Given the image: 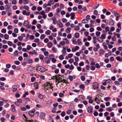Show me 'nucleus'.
Instances as JSON below:
<instances>
[{
    "label": "nucleus",
    "instance_id": "1",
    "mask_svg": "<svg viewBox=\"0 0 122 122\" xmlns=\"http://www.w3.org/2000/svg\"><path fill=\"white\" fill-rule=\"evenodd\" d=\"M37 70L41 71L42 72L46 71L47 70L46 68H45L41 66H38L37 68Z\"/></svg>",
    "mask_w": 122,
    "mask_h": 122
},
{
    "label": "nucleus",
    "instance_id": "60",
    "mask_svg": "<svg viewBox=\"0 0 122 122\" xmlns=\"http://www.w3.org/2000/svg\"><path fill=\"white\" fill-rule=\"evenodd\" d=\"M81 80L82 81H84L85 79V77L83 76H81Z\"/></svg>",
    "mask_w": 122,
    "mask_h": 122
},
{
    "label": "nucleus",
    "instance_id": "51",
    "mask_svg": "<svg viewBox=\"0 0 122 122\" xmlns=\"http://www.w3.org/2000/svg\"><path fill=\"white\" fill-rule=\"evenodd\" d=\"M35 37L33 35H31L30 36L29 38L31 40H33L34 39Z\"/></svg>",
    "mask_w": 122,
    "mask_h": 122
},
{
    "label": "nucleus",
    "instance_id": "39",
    "mask_svg": "<svg viewBox=\"0 0 122 122\" xmlns=\"http://www.w3.org/2000/svg\"><path fill=\"white\" fill-rule=\"evenodd\" d=\"M110 99L111 98L109 97H106L104 98V100L105 101H108L109 100H110Z\"/></svg>",
    "mask_w": 122,
    "mask_h": 122
},
{
    "label": "nucleus",
    "instance_id": "12",
    "mask_svg": "<svg viewBox=\"0 0 122 122\" xmlns=\"http://www.w3.org/2000/svg\"><path fill=\"white\" fill-rule=\"evenodd\" d=\"M11 107L12 108L11 109L12 111L13 112H16V111L15 109V106L14 105H12L11 106Z\"/></svg>",
    "mask_w": 122,
    "mask_h": 122
},
{
    "label": "nucleus",
    "instance_id": "36",
    "mask_svg": "<svg viewBox=\"0 0 122 122\" xmlns=\"http://www.w3.org/2000/svg\"><path fill=\"white\" fill-rule=\"evenodd\" d=\"M14 63L17 65H18L20 64V62L18 61H14Z\"/></svg>",
    "mask_w": 122,
    "mask_h": 122
},
{
    "label": "nucleus",
    "instance_id": "46",
    "mask_svg": "<svg viewBox=\"0 0 122 122\" xmlns=\"http://www.w3.org/2000/svg\"><path fill=\"white\" fill-rule=\"evenodd\" d=\"M74 29L76 30H80V28L78 26H76L74 27Z\"/></svg>",
    "mask_w": 122,
    "mask_h": 122
},
{
    "label": "nucleus",
    "instance_id": "62",
    "mask_svg": "<svg viewBox=\"0 0 122 122\" xmlns=\"http://www.w3.org/2000/svg\"><path fill=\"white\" fill-rule=\"evenodd\" d=\"M36 78L34 77H32L31 78V81L32 82H34L36 80Z\"/></svg>",
    "mask_w": 122,
    "mask_h": 122
},
{
    "label": "nucleus",
    "instance_id": "21",
    "mask_svg": "<svg viewBox=\"0 0 122 122\" xmlns=\"http://www.w3.org/2000/svg\"><path fill=\"white\" fill-rule=\"evenodd\" d=\"M79 36V34L78 33H76L74 34V37L76 38H78Z\"/></svg>",
    "mask_w": 122,
    "mask_h": 122
},
{
    "label": "nucleus",
    "instance_id": "28",
    "mask_svg": "<svg viewBox=\"0 0 122 122\" xmlns=\"http://www.w3.org/2000/svg\"><path fill=\"white\" fill-rule=\"evenodd\" d=\"M29 23V22L28 21H25L24 22L23 25L25 26H26Z\"/></svg>",
    "mask_w": 122,
    "mask_h": 122
},
{
    "label": "nucleus",
    "instance_id": "11",
    "mask_svg": "<svg viewBox=\"0 0 122 122\" xmlns=\"http://www.w3.org/2000/svg\"><path fill=\"white\" fill-rule=\"evenodd\" d=\"M70 15L71 16V19L72 20L75 19L74 16H75V14L74 12L71 13H70Z\"/></svg>",
    "mask_w": 122,
    "mask_h": 122
},
{
    "label": "nucleus",
    "instance_id": "25",
    "mask_svg": "<svg viewBox=\"0 0 122 122\" xmlns=\"http://www.w3.org/2000/svg\"><path fill=\"white\" fill-rule=\"evenodd\" d=\"M34 87L36 89H37L38 88V83L36 82H35L34 83Z\"/></svg>",
    "mask_w": 122,
    "mask_h": 122
},
{
    "label": "nucleus",
    "instance_id": "16",
    "mask_svg": "<svg viewBox=\"0 0 122 122\" xmlns=\"http://www.w3.org/2000/svg\"><path fill=\"white\" fill-rule=\"evenodd\" d=\"M45 114L43 112H42L41 113L40 115V117L41 118L44 119L45 117Z\"/></svg>",
    "mask_w": 122,
    "mask_h": 122
},
{
    "label": "nucleus",
    "instance_id": "27",
    "mask_svg": "<svg viewBox=\"0 0 122 122\" xmlns=\"http://www.w3.org/2000/svg\"><path fill=\"white\" fill-rule=\"evenodd\" d=\"M4 37L5 39L8 40L9 38V36L8 35L5 34L4 35Z\"/></svg>",
    "mask_w": 122,
    "mask_h": 122
},
{
    "label": "nucleus",
    "instance_id": "31",
    "mask_svg": "<svg viewBox=\"0 0 122 122\" xmlns=\"http://www.w3.org/2000/svg\"><path fill=\"white\" fill-rule=\"evenodd\" d=\"M39 57L40 58V59L41 60H43L44 56L41 54H40L39 55Z\"/></svg>",
    "mask_w": 122,
    "mask_h": 122
},
{
    "label": "nucleus",
    "instance_id": "30",
    "mask_svg": "<svg viewBox=\"0 0 122 122\" xmlns=\"http://www.w3.org/2000/svg\"><path fill=\"white\" fill-rule=\"evenodd\" d=\"M79 88L82 89H83L85 87V85L82 84H80L79 86Z\"/></svg>",
    "mask_w": 122,
    "mask_h": 122
},
{
    "label": "nucleus",
    "instance_id": "41",
    "mask_svg": "<svg viewBox=\"0 0 122 122\" xmlns=\"http://www.w3.org/2000/svg\"><path fill=\"white\" fill-rule=\"evenodd\" d=\"M59 58L61 60H62L64 59V57L62 55H61L59 56Z\"/></svg>",
    "mask_w": 122,
    "mask_h": 122
},
{
    "label": "nucleus",
    "instance_id": "34",
    "mask_svg": "<svg viewBox=\"0 0 122 122\" xmlns=\"http://www.w3.org/2000/svg\"><path fill=\"white\" fill-rule=\"evenodd\" d=\"M13 54L15 56H17L18 54V51L17 50H15L13 53Z\"/></svg>",
    "mask_w": 122,
    "mask_h": 122
},
{
    "label": "nucleus",
    "instance_id": "32",
    "mask_svg": "<svg viewBox=\"0 0 122 122\" xmlns=\"http://www.w3.org/2000/svg\"><path fill=\"white\" fill-rule=\"evenodd\" d=\"M81 22L83 23H87L88 22V21L86 19H83L82 20Z\"/></svg>",
    "mask_w": 122,
    "mask_h": 122
},
{
    "label": "nucleus",
    "instance_id": "3",
    "mask_svg": "<svg viewBox=\"0 0 122 122\" xmlns=\"http://www.w3.org/2000/svg\"><path fill=\"white\" fill-rule=\"evenodd\" d=\"M99 84L98 83L95 82L93 84V87L94 89H96L98 88Z\"/></svg>",
    "mask_w": 122,
    "mask_h": 122
},
{
    "label": "nucleus",
    "instance_id": "63",
    "mask_svg": "<svg viewBox=\"0 0 122 122\" xmlns=\"http://www.w3.org/2000/svg\"><path fill=\"white\" fill-rule=\"evenodd\" d=\"M43 97V96L41 94H40L38 96L39 98L41 99H42Z\"/></svg>",
    "mask_w": 122,
    "mask_h": 122
},
{
    "label": "nucleus",
    "instance_id": "18",
    "mask_svg": "<svg viewBox=\"0 0 122 122\" xmlns=\"http://www.w3.org/2000/svg\"><path fill=\"white\" fill-rule=\"evenodd\" d=\"M97 38L96 37H93V42L94 44H95L97 43Z\"/></svg>",
    "mask_w": 122,
    "mask_h": 122
},
{
    "label": "nucleus",
    "instance_id": "10",
    "mask_svg": "<svg viewBox=\"0 0 122 122\" xmlns=\"http://www.w3.org/2000/svg\"><path fill=\"white\" fill-rule=\"evenodd\" d=\"M92 108L90 107H88L87 108V112L89 113H92Z\"/></svg>",
    "mask_w": 122,
    "mask_h": 122
},
{
    "label": "nucleus",
    "instance_id": "59",
    "mask_svg": "<svg viewBox=\"0 0 122 122\" xmlns=\"http://www.w3.org/2000/svg\"><path fill=\"white\" fill-rule=\"evenodd\" d=\"M32 48V47L29 45H28L27 46L26 49L27 50H29L31 49Z\"/></svg>",
    "mask_w": 122,
    "mask_h": 122
},
{
    "label": "nucleus",
    "instance_id": "58",
    "mask_svg": "<svg viewBox=\"0 0 122 122\" xmlns=\"http://www.w3.org/2000/svg\"><path fill=\"white\" fill-rule=\"evenodd\" d=\"M45 37V36L44 34H42L41 35L40 38L41 40H42Z\"/></svg>",
    "mask_w": 122,
    "mask_h": 122
},
{
    "label": "nucleus",
    "instance_id": "35",
    "mask_svg": "<svg viewBox=\"0 0 122 122\" xmlns=\"http://www.w3.org/2000/svg\"><path fill=\"white\" fill-rule=\"evenodd\" d=\"M58 25H59L60 28L62 27L63 26V25L62 23L61 22H60L58 24Z\"/></svg>",
    "mask_w": 122,
    "mask_h": 122
},
{
    "label": "nucleus",
    "instance_id": "53",
    "mask_svg": "<svg viewBox=\"0 0 122 122\" xmlns=\"http://www.w3.org/2000/svg\"><path fill=\"white\" fill-rule=\"evenodd\" d=\"M49 3H50L49 4L52 5L54 3V1L53 0H50L49 1Z\"/></svg>",
    "mask_w": 122,
    "mask_h": 122
},
{
    "label": "nucleus",
    "instance_id": "52",
    "mask_svg": "<svg viewBox=\"0 0 122 122\" xmlns=\"http://www.w3.org/2000/svg\"><path fill=\"white\" fill-rule=\"evenodd\" d=\"M14 32L15 33H18V30L17 28H15L14 30Z\"/></svg>",
    "mask_w": 122,
    "mask_h": 122
},
{
    "label": "nucleus",
    "instance_id": "64",
    "mask_svg": "<svg viewBox=\"0 0 122 122\" xmlns=\"http://www.w3.org/2000/svg\"><path fill=\"white\" fill-rule=\"evenodd\" d=\"M96 29L98 31H101L102 30V29L100 26L97 27L96 28Z\"/></svg>",
    "mask_w": 122,
    "mask_h": 122
},
{
    "label": "nucleus",
    "instance_id": "17",
    "mask_svg": "<svg viewBox=\"0 0 122 122\" xmlns=\"http://www.w3.org/2000/svg\"><path fill=\"white\" fill-rule=\"evenodd\" d=\"M99 53L101 55H103L105 53L104 51L102 49H100L99 51Z\"/></svg>",
    "mask_w": 122,
    "mask_h": 122
},
{
    "label": "nucleus",
    "instance_id": "40",
    "mask_svg": "<svg viewBox=\"0 0 122 122\" xmlns=\"http://www.w3.org/2000/svg\"><path fill=\"white\" fill-rule=\"evenodd\" d=\"M1 31L2 33H6V29L5 28L2 29L1 30Z\"/></svg>",
    "mask_w": 122,
    "mask_h": 122
},
{
    "label": "nucleus",
    "instance_id": "47",
    "mask_svg": "<svg viewBox=\"0 0 122 122\" xmlns=\"http://www.w3.org/2000/svg\"><path fill=\"white\" fill-rule=\"evenodd\" d=\"M7 44L10 46H11L12 45V42L10 41H8L7 42Z\"/></svg>",
    "mask_w": 122,
    "mask_h": 122
},
{
    "label": "nucleus",
    "instance_id": "44",
    "mask_svg": "<svg viewBox=\"0 0 122 122\" xmlns=\"http://www.w3.org/2000/svg\"><path fill=\"white\" fill-rule=\"evenodd\" d=\"M44 41L45 43H47L49 41V40L48 38H46L44 40Z\"/></svg>",
    "mask_w": 122,
    "mask_h": 122
},
{
    "label": "nucleus",
    "instance_id": "6",
    "mask_svg": "<svg viewBox=\"0 0 122 122\" xmlns=\"http://www.w3.org/2000/svg\"><path fill=\"white\" fill-rule=\"evenodd\" d=\"M46 103L48 106L50 107L52 103V100L51 99H49L47 100Z\"/></svg>",
    "mask_w": 122,
    "mask_h": 122
},
{
    "label": "nucleus",
    "instance_id": "24",
    "mask_svg": "<svg viewBox=\"0 0 122 122\" xmlns=\"http://www.w3.org/2000/svg\"><path fill=\"white\" fill-rule=\"evenodd\" d=\"M49 87H48V88H47V89L48 90L49 88H50L51 89H52L53 88V87L51 86L52 85V83H49Z\"/></svg>",
    "mask_w": 122,
    "mask_h": 122
},
{
    "label": "nucleus",
    "instance_id": "26",
    "mask_svg": "<svg viewBox=\"0 0 122 122\" xmlns=\"http://www.w3.org/2000/svg\"><path fill=\"white\" fill-rule=\"evenodd\" d=\"M52 50L53 51L54 53H56L57 52V49L55 47H53L52 49Z\"/></svg>",
    "mask_w": 122,
    "mask_h": 122
},
{
    "label": "nucleus",
    "instance_id": "49",
    "mask_svg": "<svg viewBox=\"0 0 122 122\" xmlns=\"http://www.w3.org/2000/svg\"><path fill=\"white\" fill-rule=\"evenodd\" d=\"M53 15L52 12H50L48 15V16L50 17H51L53 16Z\"/></svg>",
    "mask_w": 122,
    "mask_h": 122
},
{
    "label": "nucleus",
    "instance_id": "33",
    "mask_svg": "<svg viewBox=\"0 0 122 122\" xmlns=\"http://www.w3.org/2000/svg\"><path fill=\"white\" fill-rule=\"evenodd\" d=\"M23 8L28 10L29 9V7L28 6L25 5L23 7Z\"/></svg>",
    "mask_w": 122,
    "mask_h": 122
},
{
    "label": "nucleus",
    "instance_id": "8",
    "mask_svg": "<svg viewBox=\"0 0 122 122\" xmlns=\"http://www.w3.org/2000/svg\"><path fill=\"white\" fill-rule=\"evenodd\" d=\"M115 21L112 18H110L109 25L111 26L113 25L114 24Z\"/></svg>",
    "mask_w": 122,
    "mask_h": 122
},
{
    "label": "nucleus",
    "instance_id": "29",
    "mask_svg": "<svg viewBox=\"0 0 122 122\" xmlns=\"http://www.w3.org/2000/svg\"><path fill=\"white\" fill-rule=\"evenodd\" d=\"M101 32L99 31H96V36H99L101 34Z\"/></svg>",
    "mask_w": 122,
    "mask_h": 122
},
{
    "label": "nucleus",
    "instance_id": "2",
    "mask_svg": "<svg viewBox=\"0 0 122 122\" xmlns=\"http://www.w3.org/2000/svg\"><path fill=\"white\" fill-rule=\"evenodd\" d=\"M54 26L52 25H51L49 27V29L51 30H52V31L53 32H55L57 31L56 28H54Z\"/></svg>",
    "mask_w": 122,
    "mask_h": 122
},
{
    "label": "nucleus",
    "instance_id": "61",
    "mask_svg": "<svg viewBox=\"0 0 122 122\" xmlns=\"http://www.w3.org/2000/svg\"><path fill=\"white\" fill-rule=\"evenodd\" d=\"M39 41L40 40L38 38H36L34 40V42L36 43H38L39 42Z\"/></svg>",
    "mask_w": 122,
    "mask_h": 122
},
{
    "label": "nucleus",
    "instance_id": "22",
    "mask_svg": "<svg viewBox=\"0 0 122 122\" xmlns=\"http://www.w3.org/2000/svg\"><path fill=\"white\" fill-rule=\"evenodd\" d=\"M51 33V31L49 30H47L45 32V34L47 35H49Z\"/></svg>",
    "mask_w": 122,
    "mask_h": 122
},
{
    "label": "nucleus",
    "instance_id": "55",
    "mask_svg": "<svg viewBox=\"0 0 122 122\" xmlns=\"http://www.w3.org/2000/svg\"><path fill=\"white\" fill-rule=\"evenodd\" d=\"M51 59V60L52 61L53 63H55L56 61V59L54 58H52Z\"/></svg>",
    "mask_w": 122,
    "mask_h": 122
},
{
    "label": "nucleus",
    "instance_id": "37",
    "mask_svg": "<svg viewBox=\"0 0 122 122\" xmlns=\"http://www.w3.org/2000/svg\"><path fill=\"white\" fill-rule=\"evenodd\" d=\"M63 40H65L66 41V43L67 44H68L69 43V42L68 40L66 38H64L63 39Z\"/></svg>",
    "mask_w": 122,
    "mask_h": 122
},
{
    "label": "nucleus",
    "instance_id": "7",
    "mask_svg": "<svg viewBox=\"0 0 122 122\" xmlns=\"http://www.w3.org/2000/svg\"><path fill=\"white\" fill-rule=\"evenodd\" d=\"M29 53L33 55H35L37 54V51L35 50H33L32 51H30L29 52Z\"/></svg>",
    "mask_w": 122,
    "mask_h": 122
},
{
    "label": "nucleus",
    "instance_id": "50",
    "mask_svg": "<svg viewBox=\"0 0 122 122\" xmlns=\"http://www.w3.org/2000/svg\"><path fill=\"white\" fill-rule=\"evenodd\" d=\"M68 78L71 81H72L73 80V77L71 76H68Z\"/></svg>",
    "mask_w": 122,
    "mask_h": 122
},
{
    "label": "nucleus",
    "instance_id": "48",
    "mask_svg": "<svg viewBox=\"0 0 122 122\" xmlns=\"http://www.w3.org/2000/svg\"><path fill=\"white\" fill-rule=\"evenodd\" d=\"M75 61H76L78 62L79 61V58L76 56H75L74 57Z\"/></svg>",
    "mask_w": 122,
    "mask_h": 122
},
{
    "label": "nucleus",
    "instance_id": "20",
    "mask_svg": "<svg viewBox=\"0 0 122 122\" xmlns=\"http://www.w3.org/2000/svg\"><path fill=\"white\" fill-rule=\"evenodd\" d=\"M116 59L120 62L122 61V58H121L120 56H118L116 57Z\"/></svg>",
    "mask_w": 122,
    "mask_h": 122
},
{
    "label": "nucleus",
    "instance_id": "38",
    "mask_svg": "<svg viewBox=\"0 0 122 122\" xmlns=\"http://www.w3.org/2000/svg\"><path fill=\"white\" fill-rule=\"evenodd\" d=\"M58 76H54L53 77V79L56 80L57 81H58Z\"/></svg>",
    "mask_w": 122,
    "mask_h": 122
},
{
    "label": "nucleus",
    "instance_id": "19",
    "mask_svg": "<svg viewBox=\"0 0 122 122\" xmlns=\"http://www.w3.org/2000/svg\"><path fill=\"white\" fill-rule=\"evenodd\" d=\"M29 114L30 116H33L34 115V113L32 111H30L29 112Z\"/></svg>",
    "mask_w": 122,
    "mask_h": 122
},
{
    "label": "nucleus",
    "instance_id": "54",
    "mask_svg": "<svg viewBox=\"0 0 122 122\" xmlns=\"http://www.w3.org/2000/svg\"><path fill=\"white\" fill-rule=\"evenodd\" d=\"M8 46L7 45H4L2 46V48L3 49H6L8 48Z\"/></svg>",
    "mask_w": 122,
    "mask_h": 122
},
{
    "label": "nucleus",
    "instance_id": "45",
    "mask_svg": "<svg viewBox=\"0 0 122 122\" xmlns=\"http://www.w3.org/2000/svg\"><path fill=\"white\" fill-rule=\"evenodd\" d=\"M74 67L72 65H71L69 68V69L70 70H72L74 69Z\"/></svg>",
    "mask_w": 122,
    "mask_h": 122
},
{
    "label": "nucleus",
    "instance_id": "57",
    "mask_svg": "<svg viewBox=\"0 0 122 122\" xmlns=\"http://www.w3.org/2000/svg\"><path fill=\"white\" fill-rule=\"evenodd\" d=\"M103 39H104L106 38V35L105 34H102L101 35V37Z\"/></svg>",
    "mask_w": 122,
    "mask_h": 122
},
{
    "label": "nucleus",
    "instance_id": "56",
    "mask_svg": "<svg viewBox=\"0 0 122 122\" xmlns=\"http://www.w3.org/2000/svg\"><path fill=\"white\" fill-rule=\"evenodd\" d=\"M91 81V80H86L85 82V84L86 85H87L89 84V82Z\"/></svg>",
    "mask_w": 122,
    "mask_h": 122
},
{
    "label": "nucleus",
    "instance_id": "15",
    "mask_svg": "<svg viewBox=\"0 0 122 122\" xmlns=\"http://www.w3.org/2000/svg\"><path fill=\"white\" fill-rule=\"evenodd\" d=\"M97 40L100 42L102 43L103 41V39L101 37H99L97 38Z\"/></svg>",
    "mask_w": 122,
    "mask_h": 122
},
{
    "label": "nucleus",
    "instance_id": "4",
    "mask_svg": "<svg viewBox=\"0 0 122 122\" xmlns=\"http://www.w3.org/2000/svg\"><path fill=\"white\" fill-rule=\"evenodd\" d=\"M40 14L42 16V17L45 19L47 17V15L45 14V12L44 11L42 10L40 13Z\"/></svg>",
    "mask_w": 122,
    "mask_h": 122
},
{
    "label": "nucleus",
    "instance_id": "5",
    "mask_svg": "<svg viewBox=\"0 0 122 122\" xmlns=\"http://www.w3.org/2000/svg\"><path fill=\"white\" fill-rule=\"evenodd\" d=\"M114 15L116 17V20L118 21L119 20V17L120 16V15L118 13L114 12L113 13Z\"/></svg>",
    "mask_w": 122,
    "mask_h": 122
},
{
    "label": "nucleus",
    "instance_id": "9",
    "mask_svg": "<svg viewBox=\"0 0 122 122\" xmlns=\"http://www.w3.org/2000/svg\"><path fill=\"white\" fill-rule=\"evenodd\" d=\"M17 86L16 85H14L12 86V91L13 92H15L17 91Z\"/></svg>",
    "mask_w": 122,
    "mask_h": 122
},
{
    "label": "nucleus",
    "instance_id": "13",
    "mask_svg": "<svg viewBox=\"0 0 122 122\" xmlns=\"http://www.w3.org/2000/svg\"><path fill=\"white\" fill-rule=\"evenodd\" d=\"M71 30V29L70 27H68L66 29L65 32L67 33H69L70 32Z\"/></svg>",
    "mask_w": 122,
    "mask_h": 122
},
{
    "label": "nucleus",
    "instance_id": "23",
    "mask_svg": "<svg viewBox=\"0 0 122 122\" xmlns=\"http://www.w3.org/2000/svg\"><path fill=\"white\" fill-rule=\"evenodd\" d=\"M112 107H107L106 108V110L107 111H108L109 112H111L112 110Z\"/></svg>",
    "mask_w": 122,
    "mask_h": 122
},
{
    "label": "nucleus",
    "instance_id": "43",
    "mask_svg": "<svg viewBox=\"0 0 122 122\" xmlns=\"http://www.w3.org/2000/svg\"><path fill=\"white\" fill-rule=\"evenodd\" d=\"M74 61V60L72 58H71L70 59L69 61H68V62L70 63H72Z\"/></svg>",
    "mask_w": 122,
    "mask_h": 122
},
{
    "label": "nucleus",
    "instance_id": "42",
    "mask_svg": "<svg viewBox=\"0 0 122 122\" xmlns=\"http://www.w3.org/2000/svg\"><path fill=\"white\" fill-rule=\"evenodd\" d=\"M67 37L69 39H70L72 37V35L71 34H68L67 36Z\"/></svg>",
    "mask_w": 122,
    "mask_h": 122
},
{
    "label": "nucleus",
    "instance_id": "14",
    "mask_svg": "<svg viewBox=\"0 0 122 122\" xmlns=\"http://www.w3.org/2000/svg\"><path fill=\"white\" fill-rule=\"evenodd\" d=\"M53 44L51 42H49L47 44V46L49 48H51L53 46Z\"/></svg>",
    "mask_w": 122,
    "mask_h": 122
}]
</instances>
